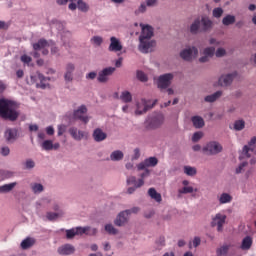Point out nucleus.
<instances>
[{"instance_id":"nucleus-1","label":"nucleus","mask_w":256,"mask_h":256,"mask_svg":"<svg viewBox=\"0 0 256 256\" xmlns=\"http://www.w3.org/2000/svg\"><path fill=\"white\" fill-rule=\"evenodd\" d=\"M0 117L9 121H17L19 112H17V103L5 98L0 99Z\"/></svg>"},{"instance_id":"nucleus-2","label":"nucleus","mask_w":256,"mask_h":256,"mask_svg":"<svg viewBox=\"0 0 256 256\" xmlns=\"http://www.w3.org/2000/svg\"><path fill=\"white\" fill-rule=\"evenodd\" d=\"M211 29H213V21H211V19H209V17L207 16L194 19L189 27L191 35H198V33H207V31H211Z\"/></svg>"},{"instance_id":"nucleus-3","label":"nucleus","mask_w":256,"mask_h":256,"mask_svg":"<svg viewBox=\"0 0 256 256\" xmlns=\"http://www.w3.org/2000/svg\"><path fill=\"white\" fill-rule=\"evenodd\" d=\"M157 163V161L141 162L138 165V171H144V173L140 174L141 179L137 181L135 176H131L127 179V184L135 185L136 187H143V185H145V181H143V179H145V177H149V171L147 170V167H155Z\"/></svg>"},{"instance_id":"nucleus-4","label":"nucleus","mask_w":256,"mask_h":256,"mask_svg":"<svg viewBox=\"0 0 256 256\" xmlns=\"http://www.w3.org/2000/svg\"><path fill=\"white\" fill-rule=\"evenodd\" d=\"M163 123H165V115L154 113L146 118L144 125L148 131H155V129L161 128Z\"/></svg>"},{"instance_id":"nucleus-5","label":"nucleus","mask_w":256,"mask_h":256,"mask_svg":"<svg viewBox=\"0 0 256 256\" xmlns=\"http://www.w3.org/2000/svg\"><path fill=\"white\" fill-rule=\"evenodd\" d=\"M202 153L208 157L219 155V153H223V145L219 141H209L202 147Z\"/></svg>"},{"instance_id":"nucleus-6","label":"nucleus","mask_w":256,"mask_h":256,"mask_svg":"<svg viewBox=\"0 0 256 256\" xmlns=\"http://www.w3.org/2000/svg\"><path fill=\"white\" fill-rule=\"evenodd\" d=\"M173 79H175V74L173 73H165L160 75L157 79L158 89H160V91L169 89V87H171V83H173Z\"/></svg>"},{"instance_id":"nucleus-7","label":"nucleus","mask_w":256,"mask_h":256,"mask_svg":"<svg viewBox=\"0 0 256 256\" xmlns=\"http://www.w3.org/2000/svg\"><path fill=\"white\" fill-rule=\"evenodd\" d=\"M43 79H45V76L41 72L36 71L30 75V80H27V84L35 85L36 83L37 89H47V84L43 83Z\"/></svg>"},{"instance_id":"nucleus-8","label":"nucleus","mask_w":256,"mask_h":256,"mask_svg":"<svg viewBox=\"0 0 256 256\" xmlns=\"http://www.w3.org/2000/svg\"><path fill=\"white\" fill-rule=\"evenodd\" d=\"M197 55H199V50L195 46L187 47L180 52L181 59L187 62H191L193 59H197Z\"/></svg>"},{"instance_id":"nucleus-9","label":"nucleus","mask_w":256,"mask_h":256,"mask_svg":"<svg viewBox=\"0 0 256 256\" xmlns=\"http://www.w3.org/2000/svg\"><path fill=\"white\" fill-rule=\"evenodd\" d=\"M157 105V100H154L152 104L145 99L141 100V103H136L135 115H144L149 109H153Z\"/></svg>"},{"instance_id":"nucleus-10","label":"nucleus","mask_w":256,"mask_h":256,"mask_svg":"<svg viewBox=\"0 0 256 256\" xmlns=\"http://www.w3.org/2000/svg\"><path fill=\"white\" fill-rule=\"evenodd\" d=\"M73 118L87 125V123H89V116H87V106L81 105L77 108V110H74Z\"/></svg>"},{"instance_id":"nucleus-11","label":"nucleus","mask_w":256,"mask_h":256,"mask_svg":"<svg viewBox=\"0 0 256 256\" xmlns=\"http://www.w3.org/2000/svg\"><path fill=\"white\" fill-rule=\"evenodd\" d=\"M235 77H237V72L222 74L218 79L219 87H230V85L233 84Z\"/></svg>"},{"instance_id":"nucleus-12","label":"nucleus","mask_w":256,"mask_h":256,"mask_svg":"<svg viewBox=\"0 0 256 256\" xmlns=\"http://www.w3.org/2000/svg\"><path fill=\"white\" fill-rule=\"evenodd\" d=\"M115 67H106L99 71L97 81L98 83H107L109 81V77L115 73Z\"/></svg>"},{"instance_id":"nucleus-13","label":"nucleus","mask_w":256,"mask_h":256,"mask_svg":"<svg viewBox=\"0 0 256 256\" xmlns=\"http://www.w3.org/2000/svg\"><path fill=\"white\" fill-rule=\"evenodd\" d=\"M139 41L140 43H139L138 49L140 53H144V54L151 53V51H153V48L157 44L155 40L139 39Z\"/></svg>"},{"instance_id":"nucleus-14","label":"nucleus","mask_w":256,"mask_h":256,"mask_svg":"<svg viewBox=\"0 0 256 256\" xmlns=\"http://www.w3.org/2000/svg\"><path fill=\"white\" fill-rule=\"evenodd\" d=\"M225 221H227V215L218 213L212 219V227H217V231H223V226L225 225Z\"/></svg>"},{"instance_id":"nucleus-15","label":"nucleus","mask_w":256,"mask_h":256,"mask_svg":"<svg viewBox=\"0 0 256 256\" xmlns=\"http://www.w3.org/2000/svg\"><path fill=\"white\" fill-rule=\"evenodd\" d=\"M69 133L74 141H83V139H87L89 137V133L83 130H78L77 127L69 128Z\"/></svg>"},{"instance_id":"nucleus-16","label":"nucleus","mask_w":256,"mask_h":256,"mask_svg":"<svg viewBox=\"0 0 256 256\" xmlns=\"http://www.w3.org/2000/svg\"><path fill=\"white\" fill-rule=\"evenodd\" d=\"M108 51L111 53H119V51H123V44L121 43V40L115 36L110 37Z\"/></svg>"},{"instance_id":"nucleus-17","label":"nucleus","mask_w":256,"mask_h":256,"mask_svg":"<svg viewBox=\"0 0 256 256\" xmlns=\"http://www.w3.org/2000/svg\"><path fill=\"white\" fill-rule=\"evenodd\" d=\"M75 73V64L73 63H67L65 66V73H64V81L65 83H71L73 82V77Z\"/></svg>"},{"instance_id":"nucleus-18","label":"nucleus","mask_w":256,"mask_h":256,"mask_svg":"<svg viewBox=\"0 0 256 256\" xmlns=\"http://www.w3.org/2000/svg\"><path fill=\"white\" fill-rule=\"evenodd\" d=\"M40 147L43 151H57L61 147V144L59 142L53 143V140H44L40 144Z\"/></svg>"},{"instance_id":"nucleus-19","label":"nucleus","mask_w":256,"mask_h":256,"mask_svg":"<svg viewBox=\"0 0 256 256\" xmlns=\"http://www.w3.org/2000/svg\"><path fill=\"white\" fill-rule=\"evenodd\" d=\"M17 135L18 132L15 128H8L4 133V137L8 143H15L17 141Z\"/></svg>"},{"instance_id":"nucleus-20","label":"nucleus","mask_w":256,"mask_h":256,"mask_svg":"<svg viewBox=\"0 0 256 256\" xmlns=\"http://www.w3.org/2000/svg\"><path fill=\"white\" fill-rule=\"evenodd\" d=\"M92 137L96 143H101L107 139V133L103 132L101 128H96L92 133Z\"/></svg>"},{"instance_id":"nucleus-21","label":"nucleus","mask_w":256,"mask_h":256,"mask_svg":"<svg viewBox=\"0 0 256 256\" xmlns=\"http://www.w3.org/2000/svg\"><path fill=\"white\" fill-rule=\"evenodd\" d=\"M76 231V235H97V229L87 227H76L74 228Z\"/></svg>"},{"instance_id":"nucleus-22","label":"nucleus","mask_w":256,"mask_h":256,"mask_svg":"<svg viewBox=\"0 0 256 256\" xmlns=\"http://www.w3.org/2000/svg\"><path fill=\"white\" fill-rule=\"evenodd\" d=\"M59 255H73L75 253V246L71 244H64L58 248Z\"/></svg>"},{"instance_id":"nucleus-23","label":"nucleus","mask_w":256,"mask_h":256,"mask_svg":"<svg viewBox=\"0 0 256 256\" xmlns=\"http://www.w3.org/2000/svg\"><path fill=\"white\" fill-rule=\"evenodd\" d=\"M153 37V27L147 25V26H142V33L139 37V39L143 40H151Z\"/></svg>"},{"instance_id":"nucleus-24","label":"nucleus","mask_w":256,"mask_h":256,"mask_svg":"<svg viewBox=\"0 0 256 256\" xmlns=\"http://www.w3.org/2000/svg\"><path fill=\"white\" fill-rule=\"evenodd\" d=\"M256 153L255 148H249V146H243L242 151L240 153L239 159H251V155Z\"/></svg>"},{"instance_id":"nucleus-25","label":"nucleus","mask_w":256,"mask_h":256,"mask_svg":"<svg viewBox=\"0 0 256 256\" xmlns=\"http://www.w3.org/2000/svg\"><path fill=\"white\" fill-rule=\"evenodd\" d=\"M221 97H223V91L218 90L213 94L207 95L204 98V101L205 103H215V101H218V99H221Z\"/></svg>"},{"instance_id":"nucleus-26","label":"nucleus","mask_w":256,"mask_h":256,"mask_svg":"<svg viewBox=\"0 0 256 256\" xmlns=\"http://www.w3.org/2000/svg\"><path fill=\"white\" fill-rule=\"evenodd\" d=\"M127 213H129V211H122L119 213V215L117 216L114 222L115 225H117V227H123V225L127 223Z\"/></svg>"},{"instance_id":"nucleus-27","label":"nucleus","mask_w":256,"mask_h":256,"mask_svg":"<svg viewBox=\"0 0 256 256\" xmlns=\"http://www.w3.org/2000/svg\"><path fill=\"white\" fill-rule=\"evenodd\" d=\"M191 122L195 129H203L205 127V120L201 116H193Z\"/></svg>"},{"instance_id":"nucleus-28","label":"nucleus","mask_w":256,"mask_h":256,"mask_svg":"<svg viewBox=\"0 0 256 256\" xmlns=\"http://www.w3.org/2000/svg\"><path fill=\"white\" fill-rule=\"evenodd\" d=\"M148 195L149 197H151V199L156 201V203H161V201H163V198L161 197V193H158V191L155 190V188H150L148 190Z\"/></svg>"},{"instance_id":"nucleus-29","label":"nucleus","mask_w":256,"mask_h":256,"mask_svg":"<svg viewBox=\"0 0 256 256\" xmlns=\"http://www.w3.org/2000/svg\"><path fill=\"white\" fill-rule=\"evenodd\" d=\"M252 245H253V238H251V236H246L242 240L241 249L243 251H249V249H251Z\"/></svg>"},{"instance_id":"nucleus-30","label":"nucleus","mask_w":256,"mask_h":256,"mask_svg":"<svg viewBox=\"0 0 256 256\" xmlns=\"http://www.w3.org/2000/svg\"><path fill=\"white\" fill-rule=\"evenodd\" d=\"M125 154L121 150H115L110 154L111 161H123Z\"/></svg>"},{"instance_id":"nucleus-31","label":"nucleus","mask_w":256,"mask_h":256,"mask_svg":"<svg viewBox=\"0 0 256 256\" xmlns=\"http://www.w3.org/2000/svg\"><path fill=\"white\" fill-rule=\"evenodd\" d=\"M49 45V43L47 42V40L45 39H40L38 40V42L34 43L32 45L34 51H41V49H45V47H47Z\"/></svg>"},{"instance_id":"nucleus-32","label":"nucleus","mask_w":256,"mask_h":256,"mask_svg":"<svg viewBox=\"0 0 256 256\" xmlns=\"http://www.w3.org/2000/svg\"><path fill=\"white\" fill-rule=\"evenodd\" d=\"M120 99L122 103H131V101H133V95L129 91H123L120 94Z\"/></svg>"},{"instance_id":"nucleus-33","label":"nucleus","mask_w":256,"mask_h":256,"mask_svg":"<svg viewBox=\"0 0 256 256\" xmlns=\"http://www.w3.org/2000/svg\"><path fill=\"white\" fill-rule=\"evenodd\" d=\"M233 201V196L229 193H222L219 197L220 205H225V203H231Z\"/></svg>"},{"instance_id":"nucleus-34","label":"nucleus","mask_w":256,"mask_h":256,"mask_svg":"<svg viewBox=\"0 0 256 256\" xmlns=\"http://www.w3.org/2000/svg\"><path fill=\"white\" fill-rule=\"evenodd\" d=\"M17 185V182H12L10 184H5L0 186V193H9V191H13Z\"/></svg>"},{"instance_id":"nucleus-35","label":"nucleus","mask_w":256,"mask_h":256,"mask_svg":"<svg viewBox=\"0 0 256 256\" xmlns=\"http://www.w3.org/2000/svg\"><path fill=\"white\" fill-rule=\"evenodd\" d=\"M236 19L235 16L228 14L222 19V24L226 27H229V25H233L235 23Z\"/></svg>"},{"instance_id":"nucleus-36","label":"nucleus","mask_w":256,"mask_h":256,"mask_svg":"<svg viewBox=\"0 0 256 256\" xmlns=\"http://www.w3.org/2000/svg\"><path fill=\"white\" fill-rule=\"evenodd\" d=\"M33 245H35V240L31 238H26L21 242L22 249H30V247H33Z\"/></svg>"},{"instance_id":"nucleus-37","label":"nucleus","mask_w":256,"mask_h":256,"mask_svg":"<svg viewBox=\"0 0 256 256\" xmlns=\"http://www.w3.org/2000/svg\"><path fill=\"white\" fill-rule=\"evenodd\" d=\"M233 129L234 131H243V129H245V120L243 119L236 120L234 122Z\"/></svg>"},{"instance_id":"nucleus-38","label":"nucleus","mask_w":256,"mask_h":256,"mask_svg":"<svg viewBox=\"0 0 256 256\" xmlns=\"http://www.w3.org/2000/svg\"><path fill=\"white\" fill-rule=\"evenodd\" d=\"M136 77L138 81H141L142 83H147L149 81V77H147V74L145 72L138 70L136 72Z\"/></svg>"},{"instance_id":"nucleus-39","label":"nucleus","mask_w":256,"mask_h":256,"mask_svg":"<svg viewBox=\"0 0 256 256\" xmlns=\"http://www.w3.org/2000/svg\"><path fill=\"white\" fill-rule=\"evenodd\" d=\"M75 3H77L78 9L83 13H87V11H89V6L83 0H76Z\"/></svg>"},{"instance_id":"nucleus-40","label":"nucleus","mask_w":256,"mask_h":256,"mask_svg":"<svg viewBox=\"0 0 256 256\" xmlns=\"http://www.w3.org/2000/svg\"><path fill=\"white\" fill-rule=\"evenodd\" d=\"M184 173L188 175L189 177H193L197 175V169L195 167L191 166H184Z\"/></svg>"},{"instance_id":"nucleus-41","label":"nucleus","mask_w":256,"mask_h":256,"mask_svg":"<svg viewBox=\"0 0 256 256\" xmlns=\"http://www.w3.org/2000/svg\"><path fill=\"white\" fill-rule=\"evenodd\" d=\"M90 42L92 43V45H95L96 47H101V45H103V37L94 36L91 38Z\"/></svg>"},{"instance_id":"nucleus-42","label":"nucleus","mask_w":256,"mask_h":256,"mask_svg":"<svg viewBox=\"0 0 256 256\" xmlns=\"http://www.w3.org/2000/svg\"><path fill=\"white\" fill-rule=\"evenodd\" d=\"M227 253H229V246L227 245L221 246L216 250L217 256H225Z\"/></svg>"},{"instance_id":"nucleus-43","label":"nucleus","mask_w":256,"mask_h":256,"mask_svg":"<svg viewBox=\"0 0 256 256\" xmlns=\"http://www.w3.org/2000/svg\"><path fill=\"white\" fill-rule=\"evenodd\" d=\"M194 189L192 186H184L182 189L178 190L180 195H187V193H193Z\"/></svg>"},{"instance_id":"nucleus-44","label":"nucleus","mask_w":256,"mask_h":256,"mask_svg":"<svg viewBox=\"0 0 256 256\" xmlns=\"http://www.w3.org/2000/svg\"><path fill=\"white\" fill-rule=\"evenodd\" d=\"M147 11V4L145 2L141 3L138 9L135 10V15H141V13H145Z\"/></svg>"},{"instance_id":"nucleus-45","label":"nucleus","mask_w":256,"mask_h":256,"mask_svg":"<svg viewBox=\"0 0 256 256\" xmlns=\"http://www.w3.org/2000/svg\"><path fill=\"white\" fill-rule=\"evenodd\" d=\"M105 231L109 233V235H117V229L112 224H107L105 226Z\"/></svg>"},{"instance_id":"nucleus-46","label":"nucleus","mask_w":256,"mask_h":256,"mask_svg":"<svg viewBox=\"0 0 256 256\" xmlns=\"http://www.w3.org/2000/svg\"><path fill=\"white\" fill-rule=\"evenodd\" d=\"M203 53L211 59V57L215 55V47H207L204 49Z\"/></svg>"},{"instance_id":"nucleus-47","label":"nucleus","mask_w":256,"mask_h":256,"mask_svg":"<svg viewBox=\"0 0 256 256\" xmlns=\"http://www.w3.org/2000/svg\"><path fill=\"white\" fill-rule=\"evenodd\" d=\"M212 15L216 19H219L223 15V8H221V7L214 8L212 11Z\"/></svg>"},{"instance_id":"nucleus-48","label":"nucleus","mask_w":256,"mask_h":256,"mask_svg":"<svg viewBox=\"0 0 256 256\" xmlns=\"http://www.w3.org/2000/svg\"><path fill=\"white\" fill-rule=\"evenodd\" d=\"M201 139H203V132L201 131L195 132L192 136L193 143H197L198 141H201Z\"/></svg>"},{"instance_id":"nucleus-49","label":"nucleus","mask_w":256,"mask_h":256,"mask_svg":"<svg viewBox=\"0 0 256 256\" xmlns=\"http://www.w3.org/2000/svg\"><path fill=\"white\" fill-rule=\"evenodd\" d=\"M20 61L25 65H29V63H31L33 59L30 56H27V54H24L20 57Z\"/></svg>"},{"instance_id":"nucleus-50","label":"nucleus","mask_w":256,"mask_h":256,"mask_svg":"<svg viewBox=\"0 0 256 256\" xmlns=\"http://www.w3.org/2000/svg\"><path fill=\"white\" fill-rule=\"evenodd\" d=\"M33 193H41L43 191V186L39 183H35L32 185Z\"/></svg>"},{"instance_id":"nucleus-51","label":"nucleus","mask_w":256,"mask_h":256,"mask_svg":"<svg viewBox=\"0 0 256 256\" xmlns=\"http://www.w3.org/2000/svg\"><path fill=\"white\" fill-rule=\"evenodd\" d=\"M75 235H77L75 228L66 230V239H73V237H75Z\"/></svg>"},{"instance_id":"nucleus-52","label":"nucleus","mask_w":256,"mask_h":256,"mask_svg":"<svg viewBox=\"0 0 256 256\" xmlns=\"http://www.w3.org/2000/svg\"><path fill=\"white\" fill-rule=\"evenodd\" d=\"M227 55V51L224 48H218L215 52V56L220 58V57H225Z\"/></svg>"},{"instance_id":"nucleus-53","label":"nucleus","mask_w":256,"mask_h":256,"mask_svg":"<svg viewBox=\"0 0 256 256\" xmlns=\"http://www.w3.org/2000/svg\"><path fill=\"white\" fill-rule=\"evenodd\" d=\"M46 217H47L48 221H55V219H57L59 217V213L48 212L46 214Z\"/></svg>"},{"instance_id":"nucleus-54","label":"nucleus","mask_w":256,"mask_h":256,"mask_svg":"<svg viewBox=\"0 0 256 256\" xmlns=\"http://www.w3.org/2000/svg\"><path fill=\"white\" fill-rule=\"evenodd\" d=\"M255 143H256V137L254 136L251 138V140L248 142L247 145H244V147H248L249 149H254V151H256Z\"/></svg>"},{"instance_id":"nucleus-55","label":"nucleus","mask_w":256,"mask_h":256,"mask_svg":"<svg viewBox=\"0 0 256 256\" xmlns=\"http://www.w3.org/2000/svg\"><path fill=\"white\" fill-rule=\"evenodd\" d=\"M11 153V150L9 149V147L7 146H2L0 148V154L3 155V157H7V155H9Z\"/></svg>"},{"instance_id":"nucleus-56","label":"nucleus","mask_w":256,"mask_h":256,"mask_svg":"<svg viewBox=\"0 0 256 256\" xmlns=\"http://www.w3.org/2000/svg\"><path fill=\"white\" fill-rule=\"evenodd\" d=\"M139 157H141V150L139 148L134 149V154L132 156V161L139 160Z\"/></svg>"},{"instance_id":"nucleus-57","label":"nucleus","mask_w":256,"mask_h":256,"mask_svg":"<svg viewBox=\"0 0 256 256\" xmlns=\"http://www.w3.org/2000/svg\"><path fill=\"white\" fill-rule=\"evenodd\" d=\"M245 167H247V162H242L238 168H236V174L239 175V173H243V171H245Z\"/></svg>"},{"instance_id":"nucleus-58","label":"nucleus","mask_w":256,"mask_h":256,"mask_svg":"<svg viewBox=\"0 0 256 256\" xmlns=\"http://www.w3.org/2000/svg\"><path fill=\"white\" fill-rule=\"evenodd\" d=\"M65 131H67V126H65V124L58 125V137H61Z\"/></svg>"},{"instance_id":"nucleus-59","label":"nucleus","mask_w":256,"mask_h":256,"mask_svg":"<svg viewBox=\"0 0 256 256\" xmlns=\"http://www.w3.org/2000/svg\"><path fill=\"white\" fill-rule=\"evenodd\" d=\"M97 78V72L95 71H92V72H89L88 74H86V79L90 80V81H93V79H96Z\"/></svg>"},{"instance_id":"nucleus-60","label":"nucleus","mask_w":256,"mask_h":256,"mask_svg":"<svg viewBox=\"0 0 256 256\" xmlns=\"http://www.w3.org/2000/svg\"><path fill=\"white\" fill-rule=\"evenodd\" d=\"M125 211H129V212H126V215L129 216V215H131V213L137 214V212L140 211V209H139V207H133L132 209H128Z\"/></svg>"},{"instance_id":"nucleus-61","label":"nucleus","mask_w":256,"mask_h":256,"mask_svg":"<svg viewBox=\"0 0 256 256\" xmlns=\"http://www.w3.org/2000/svg\"><path fill=\"white\" fill-rule=\"evenodd\" d=\"M46 133L47 135H55V128H53V126H48L46 127Z\"/></svg>"},{"instance_id":"nucleus-62","label":"nucleus","mask_w":256,"mask_h":256,"mask_svg":"<svg viewBox=\"0 0 256 256\" xmlns=\"http://www.w3.org/2000/svg\"><path fill=\"white\" fill-rule=\"evenodd\" d=\"M147 7H155L157 5V0H146Z\"/></svg>"},{"instance_id":"nucleus-63","label":"nucleus","mask_w":256,"mask_h":256,"mask_svg":"<svg viewBox=\"0 0 256 256\" xmlns=\"http://www.w3.org/2000/svg\"><path fill=\"white\" fill-rule=\"evenodd\" d=\"M201 245V238L195 237L193 240V246L194 247H199Z\"/></svg>"},{"instance_id":"nucleus-64","label":"nucleus","mask_w":256,"mask_h":256,"mask_svg":"<svg viewBox=\"0 0 256 256\" xmlns=\"http://www.w3.org/2000/svg\"><path fill=\"white\" fill-rule=\"evenodd\" d=\"M26 169H33L35 167V162L33 161H27L25 164Z\"/></svg>"}]
</instances>
